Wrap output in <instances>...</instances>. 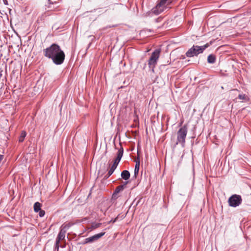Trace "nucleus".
<instances>
[{
	"mask_svg": "<svg viewBox=\"0 0 251 251\" xmlns=\"http://www.w3.org/2000/svg\"><path fill=\"white\" fill-rule=\"evenodd\" d=\"M44 55L52 60L56 65H61L64 61L65 54L60 47L57 44H52L50 47L43 50Z\"/></svg>",
	"mask_w": 251,
	"mask_h": 251,
	"instance_id": "nucleus-1",
	"label": "nucleus"
},
{
	"mask_svg": "<svg viewBox=\"0 0 251 251\" xmlns=\"http://www.w3.org/2000/svg\"><path fill=\"white\" fill-rule=\"evenodd\" d=\"M124 153V149L122 147L120 148V149L118 150L117 157L114 160V162L111 166L110 169L108 170V173L105 175L103 177V179L106 180L110 176L112 175L113 173L116 168L117 167Z\"/></svg>",
	"mask_w": 251,
	"mask_h": 251,
	"instance_id": "nucleus-2",
	"label": "nucleus"
},
{
	"mask_svg": "<svg viewBox=\"0 0 251 251\" xmlns=\"http://www.w3.org/2000/svg\"><path fill=\"white\" fill-rule=\"evenodd\" d=\"M207 47V45L202 46L193 45V46L189 49L186 52V55L188 57L198 56L199 54L202 53Z\"/></svg>",
	"mask_w": 251,
	"mask_h": 251,
	"instance_id": "nucleus-3",
	"label": "nucleus"
},
{
	"mask_svg": "<svg viewBox=\"0 0 251 251\" xmlns=\"http://www.w3.org/2000/svg\"><path fill=\"white\" fill-rule=\"evenodd\" d=\"M187 126L184 125L180 127L177 132V142L176 144H181L182 147L185 146V138L187 133Z\"/></svg>",
	"mask_w": 251,
	"mask_h": 251,
	"instance_id": "nucleus-4",
	"label": "nucleus"
},
{
	"mask_svg": "<svg viewBox=\"0 0 251 251\" xmlns=\"http://www.w3.org/2000/svg\"><path fill=\"white\" fill-rule=\"evenodd\" d=\"M171 3L169 0H160L156 6L151 9V12L155 15H158L166 8V4L170 5Z\"/></svg>",
	"mask_w": 251,
	"mask_h": 251,
	"instance_id": "nucleus-5",
	"label": "nucleus"
},
{
	"mask_svg": "<svg viewBox=\"0 0 251 251\" xmlns=\"http://www.w3.org/2000/svg\"><path fill=\"white\" fill-rule=\"evenodd\" d=\"M160 53V50L159 49H156L152 52L151 56L148 60L149 66L150 68H151L152 72L154 71V68L155 67L159 58Z\"/></svg>",
	"mask_w": 251,
	"mask_h": 251,
	"instance_id": "nucleus-6",
	"label": "nucleus"
},
{
	"mask_svg": "<svg viewBox=\"0 0 251 251\" xmlns=\"http://www.w3.org/2000/svg\"><path fill=\"white\" fill-rule=\"evenodd\" d=\"M227 202L229 206L232 207H236L241 204L242 199L240 195L233 194L228 198Z\"/></svg>",
	"mask_w": 251,
	"mask_h": 251,
	"instance_id": "nucleus-7",
	"label": "nucleus"
},
{
	"mask_svg": "<svg viewBox=\"0 0 251 251\" xmlns=\"http://www.w3.org/2000/svg\"><path fill=\"white\" fill-rule=\"evenodd\" d=\"M105 232H102L100 233L95 234L92 236L87 238L85 239L83 244H86L94 243L102 237L105 234Z\"/></svg>",
	"mask_w": 251,
	"mask_h": 251,
	"instance_id": "nucleus-8",
	"label": "nucleus"
},
{
	"mask_svg": "<svg viewBox=\"0 0 251 251\" xmlns=\"http://www.w3.org/2000/svg\"><path fill=\"white\" fill-rule=\"evenodd\" d=\"M65 237V234L59 231L55 240V249H56L57 251H58L60 241L64 239Z\"/></svg>",
	"mask_w": 251,
	"mask_h": 251,
	"instance_id": "nucleus-9",
	"label": "nucleus"
},
{
	"mask_svg": "<svg viewBox=\"0 0 251 251\" xmlns=\"http://www.w3.org/2000/svg\"><path fill=\"white\" fill-rule=\"evenodd\" d=\"M121 176L123 179L127 180L130 178V174L128 171L124 170L122 172Z\"/></svg>",
	"mask_w": 251,
	"mask_h": 251,
	"instance_id": "nucleus-10",
	"label": "nucleus"
},
{
	"mask_svg": "<svg viewBox=\"0 0 251 251\" xmlns=\"http://www.w3.org/2000/svg\"><path fill=\"white\" fill-rule=\"evenodd\" d=\"M135 166L134 168V176L136 177L138 175L140 169V160L139 158L137 159L135 161Z\"/></svg>",
	"mask_w": 251,
	"mask_h": 251,
	"instance_id": "nucleus-11",
	"label": "nucleus"
},
{
	"mask_svg": "<svg viewBox=\"0 0 251 251\" xmlns=\"http://www.w3.org/2000/svg\"><path fill=\"white\" fill-rule=\"evenodd\" d=\"M127 183V181L125 182L124 184L120 185L117 187L114 191V192L118 194L121 191H123L125 189Z\"/></svg>",
	"mask_w": 251,
	"mask_h": 251,
	"instance_id": "nucleus-12",
	"label": "nucleus"
},
{
	"mask_svg": "<svg viewBox=\"0 0 251 251\" xmlns=\"http://www.w3.org/2000/svg\"><path fill=\"white\" fill-rule=\"evenodd\" d=\"M216 61V56L215 55L211 54L208 56L207 62L210 64H213Z\"/></svg>",
	"mask_w": 251,
	"mask_h": 251,
	"instance_id": "nucleus-13",
	"label": "nucleus"
},
{
	"mask_svg": "<svg viewBox=\"0 0 251 251\" xmlns=\"http://www.w3.org/2000/svg\"><path fill=\"white\" fill-rule=\"evenodd\" d=\"M41 203H40L39 202H36L34 204V206H33L34 211L35 212H38V211H39V210H40L41 209Z\"/></svg>",
	"mask_w": 251,
	"mask_h": 251,
	"instance_id": "nucleus-14",
	"label": "nucleus"
},
{
	"mask_svg": "<svg viewBox=\"0 0 251 251\" xmlns=\"http://www.w3.org/2000/svg\"><path fill=\"white\" fill-rule=\"evenodd\" d=\"M142 199V198L141 197H137L133 201V202L132 203V205H134V206H135V207L137 206L139 204V203L140 202Z\"/></svg>",
	"mask_w": 251,
	"mask_h": 251,
	"instance_id": "nucleus-15",
	"label": "nucleus"
},
{
	"mask_svg": "<svg viewBox=\"0 0 251 251\" xmlns=\"http://www.w3.org/2000/svg\"><path fill=\"white\" fill-rule=\"evenodd\" d=\"M26 135V132L25 131H22L21 133V135L19 137V142H23L24 141Z\"/></svg>",
	"mask_w": 251,
	"mask_h": 251,
	"instance_id": "nucleus-16",
	"label": "nucleus"
},
{
	"mask_svg": "<svg viewBox=\"0 0 251 251\" xmlns=\"http://www.w3.org/2000/svg\"><path fill=\"white\" fill-rule=\"evenodd\" d=\"M74 224L73 223H69L68 224H63L61 226L64 228L67 231L68 229H69V228L72 226Z\"/></svg>",
	"mask_w": 251,
	"mask_h": 251,
	"instance_id": "nucleus-17",
	"label": "nucleus"
},
{
	"mask_svg": "<svg viewBox=\"0 0 251 251\" xmlns=\"http://www.w3.org/2000/svg\"><path fill=\"white\" fill-rule=\"evenodd\" d=\"M240 100H245L246 101L248 100V98L245 94H240L238 95V98Z\"/></svg>",
	"mask_w": 251,
	"mask_h": 251,
	"instance_id": "nucleus-18",
	"label": "nucleus"
},
{
	"mask_svg": "<svg viewBox=\"0 0 251 251\" xmlns=\"http://www.w3.org/2000/svg\"><path fill=\"white\" fill-rule=\"evenodd\" d=\"M101 223H93L92 224V227L94 229L95 228H98L99 227H100V226H101Z\"/></svg>",
	"mask_w": 251,
	"mask_h": 251,
	"instance_id": "nucleus-19",
	"label": "nucleus"
},
{
	"mask_svg": "<svg viewBox=\"0 0 251 251\" xmlns=\"http://www.w3.org/2000/svg\"><path fill=\"white\" fill-rule=\"evenodd\" d=\"M38 212H39V215L40 217H43L44 216V215L45 214V211L44 210L41 209Z\"/></svg>",
	"mask_w": 251,
	"mask_h": 251,
	"instance_id": "nucleus-20",
	"label": "nucleus"
},
{
	"mask_svg": "<svg viewBox=\"0 0 251 251\" xmlns=\"http://www.w3.org/2000/svg\"><path fill=\"white\" fill-rule=\"evenodd\" d=\"M118 194L114 192L112 194V200H116L118 198Z\"/></svg>",
	"mask_w": 251,
	"mask_h": 251,
	"instance_id": "nucleus-21",
	"label": "nucleus"
},
{
	"mask_svg": "<svg viewBox=\"0 0 251 251\" xmlns=\"http://www.w3.org/2000/svg\"><path fill=\"white\" fill-rule=\"evenodd\" d=\"M118 216H117V217H116L115 219H114L113 220L112 219L111 220H110L108 223H114L115 222H116L117 220H118Z\"/></svg>",
	"mask_w": 251,
	"mask_h": 251,
	"instance_id": "nucleus-22",
	"label": "nucleus"
},
{
	"mask_svg": "<svg viewBox=\"0 0 251 251\" xmlns=\"http://www.w3.org/2000/svg\"><path fill=\"white\" fill-rule=\"evenodd\" d=\"M60 231L62 233L66 234L67 230H66L64 228L61 226Z\"/></svg>",
	"mask_w": 251,
	"mask_h": 251,
	"instance_id": "nucleus-23",
	"label": "nucleus"
},
{
	"mask_svg": "<svg viewBox=\"0 0 251 251\" xmlns=\"http://www.w3.org/2000/svg\"><path fill=\"white\" fill-rule=\"evenodd\" d=\"M115 25H109V26H107L106 27H105V28L106 29L107 28H111V27H115Z\"/></svg>",
	"mask_w": 251,
	"mask_h": 251,
	"instance_id": "nucleus-24",
	"label": "nucleus"
},
{
	"mask_svg": "<svg viewBox=\"0 0 251 251\" xmlns=\"http://www.w3.org/2000/svg\"><path fill=\"white\" fill-rule=\"evenodd\" d=\"M48 1L50 2V3H53V2L50 1V0H48Z\"/></svg>",
	"mask_w": 251,
	"mask_h": 251,
	"instance_id": "nucleus-25",
	"label": "nucleus"
},
{
	"mask_svg": "<svg viewBox=\"0 0 251 251\" xmlns=\"http://www.w3.org/2000/svg\"><path fill=\"white\" fill-rule=\"evenodd\" d=\"M4 4H7V1L5 0V1L4 2Z\"/></svg>",
	"mask_w": 251,
	"mask_h": 251,
	"instance_id": "nucleus-26",
	"label": "nucleus"
}]
</instances>
